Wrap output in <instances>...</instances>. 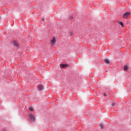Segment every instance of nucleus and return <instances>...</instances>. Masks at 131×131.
Wrapping results in <instances>:
<instances>
[{
    "label": "nucleus",
    "mask_w": 131,
    "mask_h": 131,
    "mask_svg": "<svg viewBox=\"0 0 131 131\" xmlns=\"http://www.w3.org/2000/svg\"><path fill=\"white\" fill-rule=\"evenodd\" d=\"M28 117L31 122H34V121H35V116L34 115V114H29L28 115Z\"/></svg>",
    "instance_id": "1"
},
{
    "label": "nucleus",
    "mask_w": 131,
    "mask_h": 131,
    "mask_svg": "<svg viewBox=\"0 0 131 131\" xmlns=\"http://www.w3.org/2000/svg\"><path fill=\"white\" fill-rule=\"evenodd\" d=\"M51 46H54L55 43H56V38L55 37H53L52 39L51 40Z\"/></svg>",
    "instance_id": "2"
},
{
    "label": "nucleus",
    "mask_w": 131,
    "mask_h": 131,
    "mask_svg": "<svg viewBox=\"0 0 131 131\" xmlns=\"http://www.w3.org/2000/svg\"><path fill=\"white\" fill-rule=\"evenodd\" d=\"M130 15V13L129 12H126L123 14V18H125L126 19L127 17Z\"/></svg>",
    "instance_id": "3"
},
{
    "label": "nucleus",
    "mask_w": 131,
    "mask_h": 131,
    "mask_svg": "<svg viewBox=\"0 0 131 131\" xmlns=\"http://www.w3.org/2000/svg\"><path fill=\"white\" fill-rule=\"evenodd\" d=\"M43 90V86L42 85H39L38 87V90L39 91H42Z\"/></svg>",
    "instance_id": "4"
},
{
    "label": "nucleus",
    "mask_w": 131,
    "mask_h": 131,
    "mask_svg": "<svg viewBox=\"0 0 131 131\" xmlns=\"http://www.w3.org/2000/svg\"><path fill=\"white\" fill-rule=\"evenodd\" d=\"M104 62L106 64H109L110 63L109 60H108V59H104Z\"/></svg>",
    "instance_id": "5"
},
{
    "label": "nucleus",
    "mask_w": 131,
    "mask_h": 131,
    "mask_svg": "<svg viewBox=\"0 0 131 131\" xmlns=\"http://www.w3.org/2000/svg\"><path fill=\"white\" fill-rule=\"evenodd\" d=\"M60 67L61 68H65V67H67V64H60Z\"/></svg>",
    "instance_id": "6"
},
{
    "label": "nucleus",
    "mask_w": 131,
    "mask_h": 131,
    "mask_svg": "<svg viewBox=\"0 0 131 131\" xmlns=\"http://www.w3.org/2000/svg\"><path fill=\"white\" fill-rule=\"evenodd\" d=\"M119 24H120V25H121V26H122V27H123L124 26V25H123V23L121 21H119Z\"/></svg>",
    "instance_id": "7"
},
{
    "label": "nucleus",
    "mask_w": 131,
    "mask_h": 131,
    "mask_svg": "<svg viewBox=\"0 0 131 131\" xmlns=\"http://www.w3.org/2000/svg\"><path fill=\"white\" fill-rule=\"evenodd\" d=\"M13 45H14V46H15L16 47H18V42H17L16 41H14V42H13Z\"/></svg>",
    "instance_id": "8"
},
{
    "label": "nucleus",
    "mask_w": 131,
    "mask_h": 131,
    "mask_svg": "<svg viewBox=\"0 0 131 131\" xmlns=\"http://www.w3.org/2000/svg\"><path fill=\"white\" fill-rule=\"evenodd\" d=\"M124 70L125 71H126L127 70V67L125 66L124 67Z\"/></svg>",
    "instance_id": "9"
},
{
    "label": "nucleus",
    "mask_w": 131,
    "mask_h": 131,
    "mask_svg": "<svg viewBox=\"0 0 131 131\" xmlns=\"http://www.w3.org/2000/svg\"><path fill=\"white\" fill-rule=\"evenodd\" d=\"M29 110H30V111H33V108H32V107H29Z\"/></svg>",
    "instance_id": "10"
},
{
    "label": "nucleus",
    "mask_w": 131,
    "mask_h": 131,
    "mask_svg": "<svg viewBox=\"0 0 131 131\" xmlns=\"http://www.w3.org/2000/svg\"><path fill=\"white\" fill-rule=\"evenodd\" d=\"M99 126L100 128H103V125L102 124H100Z\"/></svg>",
    "instance_id": "11"
},
{
    "label": "nucleus",
    "mask_w": 131,
    "mask_h": 131,
    "mask_svg": "<svg viewBox=\"0 0 131 131\" xmlns=\"http://www.w3.org/2000/svg\"><path fill=\"white\" fill-rule=\"evenodd\" d=\"M112 106H115V102H113L111 104Z\"/></svg>",
    "instance_id": "12"
},
{
    "label": "nucleus",
    "mask_w": 131,
    "mask_h": 131,
    "mask_svg": "<svg viewBox=\"0 0 131 131\" xmlns=\"http://www.w3.org/2000/svg\"><path fill=\"white\" fill-rule=\"evenodd\" d=\"M41 20L42 21H45V18H42Z\"/></svg>",
    "instance_id": "13"
},
{
    "label": "nucleus",
    "mask_w": 131,
    "mask_h": 131,
    "mask_svg": "<svg viewBox=\"0 0 131 131\" xmlns=\"http://www.w3.org/2000/svg\"><path fill=\"white\" fill-rule=\"evenodd\" d=\"M104 96H106V93L104 94Z\"/></svg>",
    "instance_id": "14"
},
{
    "label": "nucleus",
    "mask_w": 131,
    "mask_h": 131,
    "mask_svg": "<svg viewBox=\"0 0 131 131\" xmlns=\"http://www.w3.org/2000/svg\"><path fill=\"white\" fill-rule=\"evenodd\" d=\"M3 131H6V129L4 130Z\"/></svg>",
    "instance_id": "15"
}]
</instances>
